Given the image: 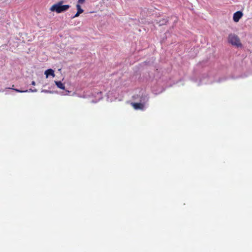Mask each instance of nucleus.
<instances>
[{
  "label": "nucleus",
  "instance_id": "nucleus-3",
  "mask_svg": "<svg viewBox=\"0 0 252 252\" xmlns=\"http://www.w3.org/2000/svg\"><path fill=\"white\" fill-rule=\"evenodd\" d=\"M131 105L135 110H143L144 108V104L141 103H131Z\"/></svg>",
  "mask_w": 252,
  "mask_h": 252
},
{
  "label": "nucleus",
  "instance_id": "nucleus-9",
  "mask_svg": "<svg viewBox=\"0 0 252 252\" xmlns=\"http://www.w3.org/2000/svg\"><path fill=\"white\" fill-rule=\"evenodd\" d=\"M166 22H167V20L166 19H163L162 21H161L160 20L159 21V26L163 25L165 24L166 23Z\"/></svg>",
  "mask_w": 252,
  "mask_h": 252
},
{
  "label": "nucleus",
  "instance_id": "nucleus-5",
  "mask_svg": "<svg viewBox=\"0 0 252 252\" xmlns=\"http://www.w3.org/2000/svg\"><path fill=\"white\" fill-rule=\"evenodd\" d=\"M55 83L58 88L62 89V90H65V86L64 84L62 83L61 81H55Z\"/></svg>",
  "mask_w": 252,
  "mask_h": 252
},
{
  "label": "nucleus",
  "instance_id": "nucleus-2",
  "mask_svg": "<svg viewBox=\"0 0 252 252\" xmlns=\"http://www.w3.org/2000/svg\"><path fill=\"white\" fill-rule=\"evenodd\" d=\"M228 41L232 45L237 47H241L242 44L241 42L240 39L238 35L230 33L228 37Z\"/></svg>",
  "mask_w": 252,
  "mask_h": 252
},
{
  "label": "nucleus",
  "instance_id": "nucleus-10",
  "mask_svg": "<svg viewBox=\"0 0 252 252\" xmlns=\"http://www.w3.org/2000/svg\"><path fill=\"white\" fill-rule=\"evenodd\" d=\"M241 17H233V20L235 22H238Z\"/></svg>",
  "mask_w": 252,
  "mask_h": 252
},
{
  "label": "nucleus",
  "instance_id": "nucleus-8",
  "mask_svg": "<svg viewBox=\"0 0 252 252\" xmlns=\"http://www.w3.org/2000/svg\"><path fill=\"white\" fill-rule=\"evenodd\" d=\"M233 16H243V13L241 11H238L234 13Z\"/></svg>",
  "mask_w": 252,
  "mask_h": 252
},
{
  "label": "nucleus",
  "instance_id": "nucleus-4",
  "mask_svg": "<svg viewBox=\"0 0 252 252\" xmlns=\"http://www.w3.org/2000/svg\"><path fill=\"white\" fill-rule=\"evenodd\" d=\"M45 74L46 75V77L47 78L49 75H51L53 77H55V74L54 73V71L52 69H48L45 71Z\"/></svg>",
  "mask_w": 252,
  "mask_h": 252
},
{
  "label": "nucleus",
  "instance_id": "nucleus-11",
  "mask_svg": "<svg viewBox=\"0 0 252 252\" xmlns=\"http://www.w3.org/2000/svg\"><path fill=\"white\" fill-rule=\"evenodd\" d=\"M85 0H78L77 4H83Z\"/></svg>",
  "mask_w": 252,
  "mask_h": 252
},
{
  "label": "nucleus",
  "instance_id": "nucleus-1",
  "mask_svg": "<svg viewBox=\"0 0 252 252\" xmlns=\"http://www.w3.org/2000/svg\"><path fill=\"white\" fill-rule=\"evenodd\" d=\"M63 1H60L53 4L50 8V10L53 12H56L57 13H62L67 11L70 7V5L67 4H63Z\"/></svg>",
  "mask_w": 252,
  "mask_h": 252
},
{
  "label": "nucleus",
  "instance_id": "nucleus-6",
  "mask_svg": "<svg viewBox=\"0 0 252 252\" xmlns=\"http://www.w3.org/2000/svg\"><path fill=\"white\" fill-rule=\"evenodd\" d=\"M77 12L75 14L74 16H79V14H81L83 12V10L81 8V6L79 4L76 5Z\"/></svg>",
  "mask_w": 252,
  "mask_h": 252
},
{
  "label": "nucleus",
  "instance_id": "nucleus-7",
  "mask_svg": "<svg viewBox=\"0 0 252 252\" xmlns=\"http://www.w3.org/2000/svg\"><path fill=\"white\" fill-rule=\"evenodd\" d=\"M13 87H14V85H13L11 88H8V89H12V90H14L15 91H16V92H19V93H23V92H28V90H26L25 91H20V90H19L18 89H14Z\"/></svg>",
  "mask_w": 252,
  "mask_h": 252
},
{
  "label": "nucleus",
  "instance_id": "nucleus-13",
  "mask_svg": "<svg viewBox=\"0 0 252 252\" xmlns=\"http://www.w3.org/2000/svg\"><path fill=\"white\" fill-rule=\"evenodd\" d=\"M32 85L34 86L35 85V82L34 81H32Z\"/></svg>",
  "mask_w": 252,
  "mask_h": 252
},
{
  "label": "nucleus",
  "instance_id": "nucleus-12",
  "mask_svg": "<svg viewBox=\"0 0 252 252\" xmlns=\"http://www.w3.org/2000/svg\"><path fill=\"white\" fill-rule=\"evenodd\" d=\"M36 91H37L36 89L32 90L31 89L29 90V92H36Z\"/></svg>",
  "mask_w": 252,
  "mask_h": 252
}]
</instances>
